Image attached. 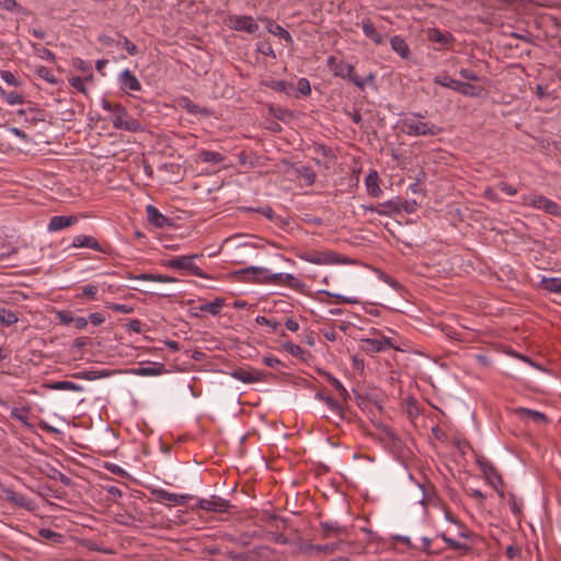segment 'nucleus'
Masks as SVG:
<instances>
[{"label": "nucleus", "mask_w": 561, "mask_h": 561, "mask_svg": "<svg viewBox=\"0 0 561 561\" xmlns=\"http://www.w3.org/2000/svg\"><path fill=\"white\" fill-rule=\"evenodd\" d=\"M302 178L306 180L308 184H312L316 181V174L309 169H304L301 171Z\"/></svg>", "instance_id": "obj_55"}, {"label": "nucleus", "mask_w": 561, "mask_h": 561, "mask_svg": "<svg viewBox=\"0 0 561 561\" xmlns=\"http://www.w3.org/2000/svg\"><path fill=\"white\" fill-rule=\"evenodd\" d=\"M87 324H88V319L82 318V317L76 319V327L78 329H84L87 327Z\"/></svg>", "instance_id": "obj_63"}, {"label": "nucleus", "mask_w": 561, "mask_h": 561, "mask_svg": "<svg viewBox=\"0 0 561 561\" xmlns=\"http://www.w3.org/2000/svg\"><path fill=\"white\" fill-rule=\"evenodd\" d=\"M244 278L248 282L259 283V284H273V275L268 268L261 266H250L242 271Z\"/></svg>", "instance_id": "obj_10"}, {"label": "nucleus", "mask_w": 561, "mask_h": 561, "mask_svg": "<svg viewBox=\"0 0 561 561\" xmlns=\"http://www.w3.org/2000/svg\"><path fill=\"white\" fill-rule=\"evenodd\" d=\"M316 397L323 400L331 411L341 413L343 405L351 399V393L346 388H333V392L322 388L317 391Z\"/></svg>", "instance_id": "obj_4"}, {"label": "nucleus", "mask_w": 561, "mask_h": 561, "mask_svg": "<svg viewBox=\"0 0 561 561\" xmlns=\"http://www.w3.org/2000/svg\"><path fill=\"white\" fill-rule=\"evenodd\" d=\"M16 7L15 0H0V8L4 10H13Z\"/></svg>", "instance_id": "obj_60"}, {"label": "nucleus", "mask_w": 561, "mask_h": 561, "mask_svg": "<svg viewBox=\"0 0 561 561\" xmlns=\"http://www.w3.org/2000/svg\"><path fill=\"white\" fill-rule=\"evenodd\" d=\"M370 337H364L359 340V347L363 352L367 354L380 353L387 350H400L396 344L392 337L382 334L377 329H371Z\"/></svg>", "instance_id": "obj_3"}, {"label": "nucleus", "mask_w": 561, "mask_h": 561, "mask_svg": "<svg viewBox=\"0 0 561 561\" xmlns=\"http://www.w3.org/2000/svg\"><path fill=\"white\" fill-rule=\"evenodd\" d=\"M72 247L73 248H89V249H93V250L102 252V253L105 252V250L98 242V240L91 236H83V234L76 236L72 239Z\"/></svg>", "instance_id": "obj_16"}, {"label": "nucleus", "mask_w": 561, "mask_h": 561, "mask_svg": "<svg viewBox=\"0 0 561 561\" xmlns=\"http://www.w3.org/2000/svg\"><path fill=\"white\" fill-rule=\"evenodd\" d=\"M328 66L334 76L352 81L357 88L363 90L368 81H374L375 76L369 73L367 78H362L355 73L354 67L343 60H337L334 56H330L327 60Z\"/></svg>", "instance_id": "obj_2"}, {"label": "nucleus", "mask_w": 561, "mask_h": 561, "mask_svg": "<svg viewBox=\"0 0 561 561\" xmlns=\"http://www.w3.org/2000/svg\"><path fill=\"white\" fill-rule=\"evenodd\" d=\"M165 345L172 351H180V343L176 341H167Z\"/></svg>", "instance_id": "obj_64"}, {"label": "nucleus", "mask_w": 561, "mask_h": 561, "mask_svg": "<svg viewBox=\"0 0 561 561\" xmlns=\"http://www.w3.org/2000/svg\"><path fill=\"white\" fill-rule=\"evenodd\" d=\"M128 327L130 330L135 331V332H140V329H141V322L139 320H131L129 323H128Z\"/></svg>", "instance_id": "obj_62"}, {"label": "nucleus", "mask_w": 561, "mask_h": 561, "mask_svg": "<svg viewBox=\"0 0 561 561\" xmlns=\"http://www.w3.org/2000/svg\"><path fill=\"white\" fill-rule=\"evenodd\" d=\"M198 255H182L175 256L171 260L164 261L163 265L173 270L186 271L191 275L205 278L206 274L202 271L199 266L194 263V259Z\"/></svg>", "instance_id": "obj_7"}, {"label": "nucleus", "mask_w": 561, "mask_h": 561, "mask_svg": "<svg viewBox=\"0 0 561 561\" xmlns=\"http://www.w3.org/2000/svg\"><path fill=\"white\" fill-rule=\"evenodd\" d=\"M118 83L121 89L126 92H137L141 90V84L137 77L129 70H123L118 76Z\"/></svg>", "instance_id": "obj_13"}, {"label": "nucleus", "mask_w": 561, "mask_h": 561, "mask_svg": "<svg viewBox=\"0 0 561 561\" xmlns=\"http://www.w3.org/2000/svg\"><path fill=\"white\" fill-rule=\"evenodd\" d=\"M123 47L126 49V51L130 55V56H135L138 54V48L137 46L131 43L127 37H123Z\"/></svg>", "instance_id": "obj_46"}, {"label": "nucleus", "mask_w": 561, "mask_h": 561, "mask_svg": "<svg viewBox=\"0 0 561 561\" xmlns=\"http://www.w3.org/2000/svg\"><path fill=\"white\" fill-rule=\"evenodd\" d=\"M234 376L237 377V379H239L240 381L245 382V383L259 381V373L257 371L241 369V370L236 371Z\"/></svg>", "instance_id": "obj_30"}, {"label": "nucleus", "mask_w": 561, "mask_h": 561, "mask_svg": "<svg viewBox=\"0 0 561 561\" xmlns=\"http://www.w3.org/2000/svg\"><path fill=\"white\" fill-rule=\"evenodd\" d=\"M296 280V277L293 274L288 273H276L273 275V284H288L291 285V283Z\"/></svg>", "instance_id": "obj_36"}, {"label": "nucleus", "mask_w": 561, "mask_h": 561, "mask_svg": "<svg viewBox=\"0 0 561 561\" xmlns=\"http://www.w3.org/2000/svg\"><path fill=\"white\" fill-rule=\"evenodd\" d=\"M298 90L305 95H307L311 92L310 83L306 78L299 79Z\"/></svg>", "instance_id": "obj_52"}, {"label": "nucleus", "mask_w": 561, "mask_h": 561, "mask_svg": "<svg viewBox=\"0 0 561 561\" xmlns=\"http://www.w3.org/2000/svg\"><path fill=\"white\" fill-rule=\"evenodd\" d=\"M30 409L22 407V408H13L11 410V416L13 419H16L18 421L22 422L23 424L27 425V414Z\"/></svg>", "instance_id": "obj_34"}, {"label": "nucleus", "mask_w": 561, "mask_h": 561, "mask_svg": "<svg viewBox=\"0 0 561 561\" xmlns=\"http://www.w3.org/2000/svg\"><path fill=\"white\" fill-rule=\"evenodd\" d=\"M262 362L268 366V367H272V368H276L278 366H283L282 362L275 357V356H264L262 358Z\"/></svg>", "instance_id": "obj_49"}, {"label": "nucleus", "mask_w": 561, "mask_h": 561, "mask_svg": "<svg viewBox=\"0 0 561 561\" xmlns=\"http://www.w3.org/2000/svg\"><path fill=\"white\" fill-rule=\"evenodd\" d=\"M366 188L369 195L379 197L382 193L378 184V174L376 171L370 172L365 179Z\"/></svg>", "instance_id": "obj_22"}, {"label": "nucleus", "mask_w": 561, "mask_h": 561, "mask_svg": "<svg viewBox=\"0 0 561 561\" xmlns=\"http://www.w3.org/2000/svg\"><path fill=\"white\" fill-rule=\"evenodd\" d=\"M148 221L157 228H163L169 224V218L162 215L154 206L148 205L146 207Z\"/></svg>", "instance_id": "obj_19"}, {"label": "nucleus", "mask_w": 561, "mask_h": 561, "mask_svg": "<svg viewBox=\"0 0 561 561\" xmlns=\"http://www.w3.org/2000/svg\"><path fill=\"white\" fill-rule=\"evenodd\" d=\"M285 327L287 330H289L291 332H297L299 330V323L293 318H288L285 321Z\"/></svg>", "instance_id": "obj_56"}, {"label": "nucleus", "mask_w": 561, "mask_h": 561, "mask_svg": "<svg viewBox=\"0 0 561 561\" xmlns=\"http://www.w3.org/2000/svg\"><path fill=\"white\" fill-rule=\"evenodd\" d=\"M391 48L403 59L409 58L410 48L407 42L401 36H393L390 38Z\"/></svg>", "instance_id": "obj_21"}, {"label": "nucleus", "mask_w": 561, "mask_h": 561, "mask_svg": "<svg viewBox=\"0 0 561 561\" xmlns=\"http://www.w3.org/2000/svg\"><path fill=\"white\" fill-rule=\"evenodd\" d=\"M198 159L202 162L218 164L225 160V157L221 153L216 152V151L202 150L198 153Z\"/></svg>", "instance_id": "obj_25"}, {"label": "nucleus", "mask_w": 561, "mask_h": 561, "mask_svg": "<svg viewBox=\"0 0 561 561\" xmlns=\"http://www.w3.org/2000/svg\"><path fill=\"white\" fill-rule=\"evenodd\" d=\"M37 73L41 78L45 79L46 81L50 82V83H56V78L55 76L51 73V71L49 69H47L46 67H39L37 69Z\"/></svg>", "instance_id": "obj_44"}, {"label": "nucleus", "mask_w": 561, "mask_h": 561, "mask_svg": "<svg viewBox=\"0 0 561 561\" xmlns=\"http://www.w3.org/2000/svg\"><path fill=\"white\" fill-rule=\"evenodd\" d=\"M328 296H331V297H335L339 301L341 302H346V304H355L357 300L356 299H353V298H348V297H345V296H342V295H336V294H331L329 291H324Z\"/></svg>", "instance_id": "obj_58"}, {"label": "nucleus", "mask_w": 561, "mask_h": 561, "mask_svg": "<svg viewBox=\"0 0 561 561\" xmlns=\"http://www.w3.org/2000/svg\"><path fill=\"white\" fill-rule=\"evenodd\" d=\"M298 257L302 261L317 265H332L337 263L335 254L332 252H301L298 254Z\"/></svg>", "instance_id": "obj_11"}, {"label": "nucleus", "mask_w": 561, "mask_h": 561, "mask_svg": "<svg viewBox=\"0 0 561 561\" xmlns=\"http://www.w3.org/2000/svg\"><path fill=\"white\" fill-rule=\"evenodd\" d=\"M499 188L505 193L506 195H510V196H515L517 194V188L514 187L513 185L506 183V182H500L499 183Z\"/></svg>", "instance_id": "obj_47"}, {"label": "nucleus", "mask_w": 561, "mask_h": 561, "mask_svg": "<svg viewBox=\"0 0 561 561\" xmlns=\"http://www.w3.org/2000/svg\"><path fill=\"white\" fill-rule=\"evenodd\" d=\"M516 412L523 419L530 420L531 422H534L536 424H541V423L546 422V416L542 413L538 412V411L529 410V409H526V408H519V409L516 410Z\"/></svg>", "instance_id": "obj_23"}, {"label": "nucleus", "mask_w": 561, "mask_h": 561, "mask_svg": "<svg viewBox=\"0 0 561 561\" xmlns=\"http://www.w3.org/2000/svg\"><path fill=\"white\" fill-rule=\"evenodd\" d=\"M224 305L225 300L222 298H216L210 302L203 304L199 307V310L203 312L210 313L213 316H217L220 312Z\"/></svg>", "instance_id": "obj_26"}, {"label": "nucleus", "mask_w": 561, "mask_h": 561, "mask_svg": "<svg viewBox=\"0 0 561 561\" xmlns=\"http://www.w3.org/2000/svg\"><path fill=\"white\" fill-rule=\"evenodd\" d=\"M322 529L328 533H342L344 528L337 523L323 522L321 523Z\"/></svg>", "instance_id": "obj_41"}, {"label": "nucleus", "mask_w": 561, "mask_h": 561, "mask_svg": "<svg viewBox=\"0 0 561 561\" xmlns=\"http://www.w3.org/2000/svg\"><path fill=\"white\" fill-rule=\"evenodd\" d=\"M459 75L463 78V79H467V80H471V81H477L479 78L477 76V73L471 70V69H468V68H462L459 70Z\"/></svg>", "instance_id": "obj_50"}, {"label": "nucleus", "mask_w": 561, "mask_h": 561, "mask_svg": "<svg viewBox=\"0 0 561 561\" xmlns=\"http://www.w3.org/2000/svg\"><path fill=\"white\" fill-rule=\"evenodd\" d=\"M199 508L209 512H226L228 508V502L220 497L203 499L198 502Z\"/></svg>", "instance_id": "obj_17"}, {"label": "nucleus", "mask_w": 561, "mask_h": 561, "mask_svg": "<svg viewBox=\"0 0 561 561\" xmlns=\"http://www.w3.org/2000/svg\"><path fill=\"white\" fill-rule=\"evenodd\" d=\"M89 320L93 325L96 327L104 322V317L99 312H94L89 314Z\"/></svg>", "instance_id": "obj_54"}, {"label": "nucleus", "mask_w": 561, "mask_h": 561, "mask_svg": "<svg viewBox=\"0 0 561 561\" xmlns=\"http://www.w3.org/2000/svg\"><path fill=\"white\" fill-rule=\"evenodd\" d=\"M428 38H430V41L439 43L442 45H445L448 42L447 35L442 33L437 28H432L428 31Z\"/></svg>", "instance_id": "obj_35"}, {"label": "nucleus", "mask_w": 561, "mask_h": 561, "mask_svg": "<svg viewBox=\"0 0 561 561\" xmlns=\"http://www.w3.org/2000/svg\"><path fill=\"white\" fill-rule=\"evenodd\" d=\"M310 549L317 553L331 554L337 549V545L336 543L316 545V546H311Z\"/></svg>", "instance_id": "obj_37"}, {"label": "nucleus", "mask_w": 561, "mask_h": 561, "mask_svg": "<svg viewBox=\"0 0 561 561\" xmlns=\"http://www.w3.org/2000/svg\"><path fill=\"white\" fill-rule=\"evenodd\" d=\"M18 253V247L10 241L0 240V261L9 260Z\"/></svg>", "instance_id": "obj_28"}, {"label": "nucleus", "mask_w": 561, "mask_h": 561, "mask_svg": "<svg viewBox=\"0 0 561 561\" xmlns=\"http://www.w3.org/2000/svg\"><path fill=\"white\" fill-rule=\"evenodd\" d=\"M69 83L71 87H73L76 90H78L81 93H87V88L84 80L81 77H72L69 79Z\"/></svg>", "instance_id": "obj_40"}, {"label": "nucleus", "mask_w": 561, "mask_h": 561, "mask_svg": "<svg viewBox=\"0 0 561 561\" xmlns=\"http://www.w3.org/2000/svg\"><path fill=\"white\" fill-rule=\"evenodd\" d=\"M102 107L112 114V124L116 129L127 131H137L140 128L139 123L129 117L126 108L119 103H111L106 100L102 102Z\"/></svg>", "instance_id": "obj_1"}, {"label": "nucleus", "mask_w": 561, "mask_h": 561, "mask_svg": "<svg viewBox=\"0 0 561 561\" xmlns=\"http://www.w3.org/2000/svg\"><path fill=\"white\" fill-rule=\"evenodd\" d=\"M153 494L160 503L173 505H184L191 497L190 495L185 494L171 493L163 489L154 490Z\"/></svg>", "instance_id": "obj_14"}, {"label": "nucleus", "mask_w": 561, "mask_h": 561, "mask_svg": "<svg viewBox=\"0 0 561 561\" xmlns=\"http://www.w3.org/2000/svg\"><path fill=\"white\" fill-rule=\"evenodd\" d=\"M0 322L5 325H12L18 322L15 312L9 309H0Z\"/></svg>", "instance_id": "obj_33"}, {"label": "nucleus", "mask_w": 561, "mask_h": 561, "mask_svg": "<svg viewBox=\"0 0 561 561\" xmlns=\"http://www.w3.org/2000/svg\"><path fill=\"white\" fill-rule=\"evenodd\" d=\"M362 30L364 34L370 38L375 44L380 45L383 43L385 36L377 32L373 22L368 19L362 21Z\"/></svg>", "instance_id": "obj_20"}, {"label": "nucleus", "mask_w": 561, "mask_h": 561, "mask_svg": "<svg viewBox=\"0 0 561 561\" xmlns=\"http://www.w3.org/2000/svg\"><path fill=\"white\" fill-rule=\"evenodd\" d=\"M402 131L409 136H436L442 133L443 128L417 118H405L402 121Z\"/></svg>", "instance_id": "obj_5"}, {"label": "nucleus", "mask_w": 561, "mask_h": 561, "mask_svg": "<svg viewBox=\"0 0 561 561\" xmlns=\"http://www.w3.org/2000/svg\"><path fill=\"white\" fill-rule=\"evenodd\" d=\"M287 83L285 81H273L270 87L276 91H285Z\"/></svg>", "instance_id": "obj_61"}, {"label": "nucleus", "mask_w": 561, "mask_h": 561, "mask_svg": "<svg viewBox=\"0 0 561 561\" xmlns=\"http://www.w3.org/2000/svg\"><path fill=\"white\" fill-rule=\"evenodd\" d=\"M110 308L121 313H130L133 311V308L125 304H112Z\"/></svg>", "instance_id": "obj_51"}, {"label": "nucleus", "mask_w": 561, "mask_h": 561, "mask_svg": "<svg viewBox=\"0 0 561 561\" xmlns=\"http://www.w3.org/2000/svg\"><path fill=\"white\" fill-rule=\"evenodd\" d=\"M434 82L442 87L453 89L459 92L460 94L467 96H477L479 95L480 92L476 85L451 79L448 76H436L434 78Z\"/></svg>", "instance_id": "obj_8"}, {"label": "nucleus", "mask_w": 561, "mask_h": 561, "mask_svg": "<svg viewBox=\"0 0 561 561\" xmlns=\"http://www.w3.org/2000/svg\"><path fill=\"white\" fill-rule=\"evenodd\" d=\"M283 348L291 356L300 359H305V355L307 354V352L302 350L299 345L294 344L291 342H285L283 344Z\"/></svg>", "instance_id": "obj_31"}, {"label": "nucleus", "mask_w": 561, "mask_h": 561, "mask_svg": "<svg viewBox=\"0 0 561 561\" xmlns=\"http://www.w3.org/2000/svg\"><path fill=\"white\" fill-rule=\"evenodd\" d=\"M259 51L265 56L275 57L274 49L268 42H263L259 45Z\"/></svg>", "instance_id": "obj_48"}, {"label": "nucleus", "mask_w": 561, "mask_h": 561, "mask_svg": "<svg viewBox=\"0 0 561 561\" xmlns=\"http://www.w3.org/2000/svg\"><path fill=\"white\" fill-rule=\"evenodd\" d=\"M535 94L538 99L542 100V99H546L549 93L547 92V89L546 87L541 85V84H538L535 89Z\"/></svg>", "instance_id": "obj_59"}, {"label": "nucleus", "mask_w": 561, "mask_h": 561, "mask_svg": "<svg viewBox=\"0 0 561 561\" xmlns=\"http://www.w3.org/2000/svg\"><path fill=\"white\" fill-rule=\"evenodd\" d=\"M367 209L378 215L392 216L399 214L403 209V205L399 198H396L380 203L376 206H369Z\"/></svg>", "instance_id": "obj_12"}, {"label": "nucleus", "mask_w": 561, "mask_h": 561, "mask_svg": "<svg viewBox=\"0 0 561 561\" xmlns=\"http://www.w3.org/2000/svg\"><path fill=\"white\" fill-rule=\"evenodd\" d=\"M0 96L3 98L9 105H21L24 102V99L20 93L15 91L7 92L1 87Z\"/></svg>", "instance_id": "obj_29"}, {"label": "nucleus", "mask_w": 561, "mask_h": 561, "mask_svg": "<svg viewBox=\"0 0 561 561\" xmlns=\"http://www.w3.org/2000/svg\"><path fill=\"white\" fill-rule=\"evenodd\" d=\"M353 362V368L359 373L364 370L365 362L364 358L359 357L358 355H354L352 358Z\"/></svg>", "instance_id": "obj_53"}, {"label": "nucleus", "mask_w": 561, "mask_h": 561, "mask_svg": "<svg viewBox=\"0 0 561 561\" xmlns=\"http://www.w3.org/2000/svg\"><path fill=\"white\" fill-rule=\"evenodd\" d=\"M78 218L76 216H54L50 218L48 224V230L54 232L77 224Z\"/></svg>", "instance_id": "obj_18"}, {"label": "nucleus", "mask_w": 561, "mask_h": 561, "mask_svg": "<svg viewBox=\"0 0 561 561\" xmlns=\"http://www.w3.org/2000/svg\"><path fill=\"white\" fill-rule=\"evenodd\" d=\"M98 291V286L89 284L83 286L81 296L87 297L89 299H93L96 296Z\"/></svg>", "instance_id": "obj_43"}, {"label": "nucleus", "mask_w": 561, "mask_h": 561, "mask_svg": "<svg viewBox=\"0 0 561 561\" xmlns=\"http://www.w3.org/2000/svg\"><path fill=\"white\" fill-rule=\"evenodd\" d=\"M255 322L260 325H266V327H270L272 330H277V328L279 327V323L276 321V320H273V319H268V318H265L263 316H257L255 318Z\"/></svg>", "instance_id": "obj_39"}, {"label": "nucleus", "mask_w": 561, "mask_h": 561, "mask_svg": "<svg viewBox=\"0 0 561 561\" xmlns=\"http://www.w3.org/2000/svg\"><path fill=\"white\" fill-rule=\"evenodd\" d=\"M39 536L46 540H50V541H54V542H60L61 541V538H62V535L58 534V533H55L50 529H47V528H43L39 530Z\"/></svg>", "instance_id": "obj_38"}, {"label": "nucleus", "mask_w": 561, "mask_h": 561, "mask_svg": "<svg viewBox=\"0 0 561 561\" xmlns=\"http://www.w3.org/2000/svg\"><path fill=\"white\" fill-rule=\"evenodd\" d=\"M39 57L49 61H55V54L47 48H42L39 50Z\"/></svg>", "instance_id": "obj_57"}, {"label": "nucleus", "mask_w": 561, "mask_h": 561, "mask_svg": "<svg viewBox=\"0 0 561 561\" xmlns=\"http://www.w3.org/2000/svg\"><path fill=\"white\" fill-rule=\"evenodd\" d=\"M0 78L8 83L9 85L16 87L19 85V80L15 78V76L10 71H1Z\"/></svg>", "instance_id": "obj_42"}, {"label": "nucleus", "mask_w": 561, "mask_h": 561, "mask_svg": "<svg viewBox=\"0 0 561 561\" xmlns=\"http://www.w3.org/2000/svg\"><path fill=\"white\" fill-rule=\"evenodd\" d=\"M268 32L276 35V36H279L282 38H284L287 43L289 44H293V37L291 35L289 34L288 31H286L284 27H282L280 25L278 24H275V23H272L270 26H268Z\"/></svg>", "instance_id": "obj_32"}, {"label": "nucleus", "mask_w": 561, "mask_h": 561, "mask_svg": "<svg viewBox=\"0 0 561 561\" xmlns=\"http://www.w3.org/2000/svg\"><path fill=\"white\" fill-rule=\"evenodd\" d=\"M134 279L138 280H150V282H158V283H175L176 279L174 277L168 276V275H154V274H138L133 277Z\"/></svg>", "instance_id": "obj_27"}, {"label": "nucleus", "mask_w": 561, "mask_h": 561, "mask_svg": "<svg viewBox=\"0 0 561 561\" xmlns=\"http://www.w3.org/2000/svg\"><path fill=\"white\" fill-rule=\"evenodd\" d=\"M520 203L524 206L531 207L537 210H542L543 213L551 216H559L561 214L560 206L543 195L534 193L525 194L522 196Z\"/></svg>", "instance_id": "obj_6"}, {"label": "nucleus", "mask_w": 561, "mask_h": 561, "mask_svg": "<svg viewBox=\"0 0 561 561\" xmlns=\"http://www.w3.org/2000/svg\"><path fill=\"white\" fill-rule=\"evenodd\" d=\"M2 499L19 507H25L28 510L33 507L32 502L27 497L9 488L2 490Z\"/></svg>", "instance_id": "obj_15"}, {"label": "nucleus", "mask_w": 561, "mask_h": 561, "mask_svg": "<svg viewBox=\"0 0 561 561\" xmlns=\"http://www.w3.org/2000/svg\"><path fill=\"white\" fill-rule=\"evenodd\" d=\"M231 30L254 34L259 30V24L249 15H230L227 20Z\"/></svg>", "instance_id": "obj_9"}, {"label": "nucleus", "mask_w": 561, "mask_h": 561, "mask_svg": "<svg viewBox=\"0 0 561 561\" xmlns=\"http://www.w3.org/2000/svg\"><path fill=\"white\" fill-rule=\"evenodd\" d=\"M541 288L549 293L561 294V276L560 277H543L541 279Z\"/></svg>", "instance_id": "obj_24"}, {"label": "nucleus", "mask_w": 561, "mask_h": 561, "mask_svg": "<svg viewBox=\"0 0 561 561\" xmlns=\"http://www.w3.org/2000/svg\"><path fill=\"white\" fill-rule=\"evenodd\" d=\"M181 105L191 114H196L199 112L198 105L192 102L190 99L184 98L181 100Z\"/></svg>", "instance_id": "obj_45"}]
</instances>
